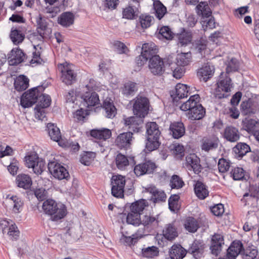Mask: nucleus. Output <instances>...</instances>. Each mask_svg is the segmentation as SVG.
<instances>
[{
    "label": "nucleus",
    "mask_w": 259,
    "mask_h": 259,
    "mask_svg": "<svg viewBox=\"0 0 259 259\" xmlns=\"http://www.w3.org/2000/svg\"><path fill=\"white\" fill-rule=\"evenodd\" d=\"M103 114L108 118H113L117 114V109L110 99H105L102 105Z\"/></svg>",
    "instance_id": "23"
},
{
    "label": "nucleus",
    "mask_w": 259,
    "mask_h": 259,
    "mask_svg": "<svg viewBox=\"0 0 259 259\" xmlns=\"http://www.w3.org/2000/svg\"><path fill=\"white\" fill-rule=\"evenodd\" d=\"M156 167V166L154 162L148 160L136 165L135 166L134 171L137 177H140L145 174L153 172Z\"/></svg>",
    "instance_id": "16"
},
{
    "label": "nucleus",
    "mask_w": 259,
    "mask_h": 259,
    "mask_svg": "<svg viewBox=\"0 0 259 259\" xmlns=\"http://www.w3.org/2000/svg\"><path fill=\"white\" fill-rule=\"evenodd\" d=\"M49 135L51 139L58 142L61 139V134L59 128L53 123H49L47 125Z\"/></svg>",
    "instance_id": "46"
},
{
    "label": "nucleus",
    "mask_w": 259,
    "mask_h": 259,
    "mask_svg": "<svg viewBox=\"0 0 259 259\" xmlns=\"http://www.w3.org/2000/svg\"><path fill=\"white\" fill-rule=\"evenodd\" d=\"M158 215L154 216L151 214H146L142 218L141 224L147 229L154 230L158 226Z\"/></svg>",
    "instance_id": "24"
},
{
    "label": "nucleus",
    "mask_w": 259,
    "mask_h": 259,
    "mask_svg": "<svg viewBox=\"0 0 259 259\" xmlns=\"http://www.w3.org/2000/svg\"><path fill=\"white\" fill-rule=\"evenodd\" d=\"M142 50V51L141 53L149 57V59H150L157 53V49L155 44L150 42L143 44Z\"/></svg>",
    "instance_id": "48"
},
{
    "label": "nucleus",
    "mask_w": 259,
    "mask_h": 259,
    "mask_svg": "<svg viewBox=\"0 0 259 259\" xmlns=\"http://www.w3.org/2000/svg\"><path fill=\"white\" fill-rule=\"evenodd\" d=\"M36 21L37 25V31L39 33L38 37L40 40H42L49 35L51 30L48 27L47 19L41 17L40 15L36 18Z\"/></svg>",
    "instance_id": "17"
},
{
    "label": "nucleus",
    "mask_w": 259,
    "mask_h": 259,
    "mask_svg": "<svg viewBox=\"0 0 259 259\" xmlns=\"http://www.w3.org/2000/svg\"><path fill=\"white\" fill-rule=\"evenodd\" d=\"M5 201L10 205L13 212L15 213H19L23 210L24 202L22 199L16 195L7 196Z\"/></svg>",
    "instance_id": "18"
},
{
    "label": "nucleus",
    "mask_w": 259,
    "mask_h": 259,
    "mask_svg": "<svg viewBox=\"0 0 259 259\" xmlns=\"http://www.w3.org/2000/svg\"><path fill=\"white\" fill-rule=\"evenodd\" d=\"M142 237L143 235L142 234L137 233L133 234L131 236H126L122 234L120 240L124 244L130 246L135 244L139 239Z\"/></svg>",
    "instance_id": "52"
},
{
    "label": "nucleus",
    "mask_w": 259,
    "mask_h": 259,
    "mask_svg": "<svg viewBox=\"0 0 259 259\" xmlns=\"http://www.w3.org/2000/svg\"><path fill=\"white\" fill-rule=\"evenodd\" d=\"M188 88L189 87L186 84L178 83L175 91L171 94L174 101H178L179 99L187 97L189 94Z\"/></svg>",
    "instance_id": "25"
},
{
    "label": "nucleus",
    "mask_w": 259,
    "mask_h": 259,
    "mask_svg": "<svg viewBox=\"0 0 259 259\" xmlns=\"http://www.w3.org/2000/svg\"><path fill=\"white\" fill-rule=\"evenodd\" d=\"M142 117L139 116H131L124 119V124L131 131L139 133L141 131L143 124Z\"/></svg>",
    "instance_id": "15"
},
{
    "label": "nucleus",
    "mask_w": 259,
    "mask_h": 259,
    "mask_svg": "<svg viewBox=\"0 0 259 259\" xmlns=\"http://www.w3.org/2000/svg\"><path fill=\"white\" fill-rule=\"evenodd\" d=\"M16 182L19 187L25 190L29 189L32 185L31 178L28 175L20 174L18 175Z\"/></svg>",
    "instance_id": "38"
},
{
    "label": "nucleus",
    "mask_w": 259,
    "mask_h": 259,
    "mask_svg": "<svg viewBox=\"0 0 259 259\" xmlns=\"http://www.w3.org/2000/svg\"><path fill=\"white\" fill-rule=\"evenodd\" d=\"M132 132H124L120 134L115 139V144L120 149H127L132 144L133 139Z\"/></svg>",
    "instance_id": "14"
},
{
    "label": "nucleus",
    "mask_w": 259,
    "mask_h": 259,
    "mask_svg": "<svg viewBox=\"0 0 259 259\" xmlns=\"http://www.w3.org/2000/svg\"><path fill=\"white\" fill-rule=\"evenodd\" d=\"M184 185L182 179L177 175H173L170 181V185L172 189H179Z\"/></svg>",
    "instance_id": "61"
},
{
    "label": "nucleus",
    "mask_w": 259,
    "mask_h": 259,
    "mask_svg": "<svg viewBox=\"0 0 259 259\" xmlns=\"http://www.w3.org/2000/svg\"><path fill=\"white\" fill-rule=\"evenodd\" d=\"M115 164L117 167L120 170H125L129 165V161L127 157L121 153L116 155Z\"/></svg>",
    "instance_id": "50"
},
{
    "label": "nucleus",
    "mask_w": 259,
    "mask_h": 259,
    "mask_svg": "<svg viewBox=\"0 0 259 259\" xmlns=\"http://www.w3.org/2000/svg\"><path fill=\"white\" fill-rule=\"evenodd\" d=\"M29 79L24 75L17 76L14 81V87L18 92L25 90L29 87Z\"/></svg>",
    "instance_id": "37"
},
{
    "label": "nucleus",
    "mask_w": 259,
    "mask_h": 259,
    "mask_svg": "<svg viewBox=\"0 0 259 259\" xmlns=\"http://www.w3.org/2000/svg\"><path fill=\"white\" fill-rule=\"evenodd\" d=\"M169 253L171 259H183L187 251L181 245L174 244L171 247Z\"/></svg>",
    "instance_id": "33"
},
{
    "label": "nucleus",
    "mask_w": 259,
    "mask_h": 259,
    "mask_svg": "<svg viewBox=\"0 0 259 259\" xmlns=\"http://www.w3.org/2000/svg\"><path fill=\"white\" fill-rule=\"evenodd\" d=\"M241 112L244 115L254 114L258 110L257 104L251 99L242 102L241 104Z\"/></svg>",
    "instance_id": "28"
},
{
    "label": "nucleus",
    "mask_w": 259,
    "mask_h": 259,
    "mask_svg": "<svg viewBox=\"0 0 259 259\" xmlns=\"http://www.w3.org/2000/svg\"><path fill=\"white\" fill-rule=\"evenodd\" d=\"M81 98L83 105L88 108L96 106L100 104L99 96L95 92H85Z\"/></svg>",
    "instance_id": "20"
},
{
    "label": "nucleus",
    "mask_w": 259,
    "mask_h": 259,
    "mask_svg": "<svg viewBox=\"0 0 259 259\" xmlns=\"http://www.w3.org/2000/svg\"><path fill=\"white\" fill-rule=\"evenodd\" d=\"M146 190L151 195V200L154 203L165 201L166 195L164 191L158 189L154 186H149Z\"/></svg>",
    "instance_id": "21"
},
{
    "label": "nucleus",
    "mask_w": 259,
    "mask_h": 259,
    "mask_svg": "<svg viewBox=\"0 0 259 259\" xmlns=\"http://www.w3.org/2000/svg\"><path fill=\"white\" fill-rule=\"evenodd\" d=\"M196 8L197 14L203 18H209L211 16L212 12L206 2H200Z\"/></svg>",
    "instance_id": "41"
},
{
    "label": "nucleus",
    "mask_w": 259,
    "mask_h": 259,
    "mask_svg": "<svg viewBox=\"0 0 259 259\" xmlns=\"http://www.w3.org/2000/svg\"><path fill=\"white\" fill-rule=\"evenodd\" d=\"M239 69V63L235 58H232L228 63L226 68V75L231 72L236 71Z\"/></svg>",
    "instance_id": "63"
},
{
    "label": "nucleus",
    "mask_w": 259,
    "mask_h": 259,
    "mask_svg": "<svg viewBox=\"0 0 259 259\" xmlns=\"http://www.w3.org/2000/svg\"><path fill=\"white\" fill-rule=\"evenodd\" d=\"M240 133L238 130L233 126H227L224 131L223 137L230 142H236L240 139Z\"/></svg>",
    "instance_id": "29"
},
{
    "label": "nucleus",
    "mask_w": 259,
    "mask_h": 259,
    "mask_svg": "<svg viewBox=\"0 0 259 259\" xmlns=\"http://www.w3.org/2000/svg\"><path fill=\"white\" fill-rule=\"evenodd\" d=\"M149 69L154 75H161L165 71L164 62L158 55H154L149 59Z\"/></svg>",
    "instance_id": "12"
},
{
    "label": "nucleus",
    "mask_w": 259,
    "mask_h": 259,
    "mask_svg": "<svg viewBox=\"0 0 259 259\" xmlns=\"http://www.w3.org/2000/svg\"><path fill=\"white\" fill-rule=\"evenodd\" d=\"M185 167L188 170H193L194 174L197 175L202 169V167L200 164V159L195 154H191L186 157Z\"/></svg>",
    "instance_id": "13"
},
{
    "label": "nucleus",
    "mask_w": 259,
    "mask_h": 259,
    "mask_svg": "<svg viewBox=\"0 0 259 259\" xmlns=\"http://www.w3.org/2000/svg\"><path fill=\"white\" fill-rule=\"evenodd\" d=\"M231 79L226 74L222 72L220 76V80L217 82V87L214 95L215 98L222 99L228 97V93L231 91Z\"/></svg>",
    "instance_id": "6"
},
{
    "label": "nucleus",
    "mask_w": 259,
    "mask_h": 259,
    "mask_svg": "<svg viewBox=\"0 0 259 259\" xmlns=\"http://www.w3.org/2000/svg\"><path fill=\"white\" fill-rule=\"evenodd\" d=\"M125 184V178L121 175L114 176L111 179V193L113 196L122 197L123 196Z\"/></svg>",
    "instance_id": "11"
},
{
    "label": "nucleus",
    "mask_w": 259,
    "mask_h": 259,
    "mask_svg": "<svg viewBox=\"0 0 259 259\" xmlns=\"http://www.w3.org/2000/svg\"><path fill=\"white\" fill-rule=\"evenodd\" d=\"M245 171L241 167H236L232 169L230 174L234 180L239 181L244 177Z\"/></svg>",
    "instance_id": "60"
},
{
    "label": "nucleus",
    "mask_w": 259,
    "mask_h": 259,
    "mask_svg": "<svg viewBox=\"0 0 259 259\" xmlns=\"http://www.w3.org/2000/svg\"><path fill=\"white\" fill-rule=\"evenodd\" d=\"M111 131L108 128L95 129L91 131L92 137L102 140H106L111 136Z\"/></svg>",
    "instance_id": "36"
},
{
    "label": "nucleus",
    "mask_w": 259,
    "mask_h": 259,
    "mask_svg": "<svg viewBox=\"0 0 259 259\" xmlns=\"http://www.w3.org/2000/svg\"><path fill=\"white\" fill-rule=\"evenodd\" d=\"M153 5L155 16L159 20H160L166 13V8L158 0L154 1Z\"/></svg>",
    "instance_id": "45"
},
{
    "label": "nucleus",
    "mask_w": 259,
    "mask_h": 259,
    "mask_svg": "<svg viewBox=\"0 0 259 259\" xmlns=\"http://www.w3.org/2000/svg\"><path fill=\"white\" fill-rule=\"evenodd\" d=\"M142 255L147 258H153L158 255L159 251L157 247L154 246L142 249Z\"/></svg>",
    "instance_id": "56"
},
{
    "label": "nucleus",
    "mask_w": 259,
    "mask_h": 259,
    "mask_svg": "<svg viewBox=\"0 0 259 259\" xmlns=\"http://www.w3.org/2000/svg\"><path fill=\"white\" fill-rule=\"evenodd\" d=\"M147 140L146 148L149 151L157 149L159 145L161 132L158 125L155 122H148L146 124Z\"/></svg>",
    "instance_id": "3"
},
{
    "label": "nucleus",
    "mask_w": 259,
    "mask_h": 259,
    "mask_svg": "<svg viewBox=\"0 0 259 259\" xmlns=\"http://www.w3.org/2000/svg\"><path fill=\"white\" fill-rule=\"evenodd\" d=\"M74 68L73 64L67 62L58 65V69L61 72V79L66 85H71L76 81L77 74Z\"/></svg>",
    "instance_id": "7"
},
{
    "label": "nucleus",
    "mask_w": 259,
    "mask_h": 259,
    "mask_svg": "<svg viewBox=\"0 0 259 259\" xmlns=\"http://www.w3.org/2000/svg\"><path fill=\"white\" fill-rule=\"evenodd\" d=\"M170 134L175 139H179L185 133V127L182 122H174L169 126Z\"/></svg>",
    "instance_id": "31"
},
{
    "label": "nucleus",
    "mask_w": 259,
    "mask_h": 259,
    "mask_svg": "<svg viewBox=\"0 0 259 259\" xmlns=\"http://www.w3.org/2000/svg\"><path fill=\"white\" fill-rule=\"evenodd\" d=\"M184 226L185 229L191 233H195L199 228L198 222L193 217L187 218L185 222Z\"/></svg>",
    "instance_id": "51"
},
{
    "label": "nucleus",
    "mask_w": 259,
    "mask_h": 259,
    "mask_svg": "<svg viewBox=\"0 0 259 259\" xmlns=\"http://www.w3.org/2000/svg\"><path fill=\"white\" fill-rule=\"evenodd\" d=\"M207 41L206 38L201 37L194 40L192 42V49L195 53L201 55V57L205 56V53L207 50Z\"/></svg>",
    "instance_id": "32"
},
{
    "label": "nucleus",
    "mask_w": 259,
    "mask_h": 259,
    "mask_svg": "<svg viewBox=\"0 0 259 259\" xmlns=\"http://www.w3.org/2000/svg\"><path fill=\"white\" fill-rule=\"evenodd\" d=\"M243 247L242 242L240 241L237 240L233 241L231 244L230 246L227 250L228 255L232 256L234 258L240 253H242L243 252Z\"/></svg>",
    "instance_id": "35"
},
{
    "label": "nucleus",
    "mask_w": 259,
    "mask_h": 259,
    "mask_svg": "<svg viewBox=\"0 0 259 259\" xmlns=\"http://www.w3.org/2000/svg\"><path fill=\"white\" fill-rule=\"evenodd\" d=\"M96 154L93 152H85L80 155V161L85 165H89L95 158Z\"/></svg>",
    "instance_id": "57"
},
{
    "label": "nucleus",
    "mask_w": 259,
    "mask_h": 259,
    "mask_svg": "<svg viewBox=\"0 0 259 259\" xmlns=\"http://www.w3.org/2000/svg\"><path fill=\"white\" fill-rule=\"evenodd\" d=\"M224 244V238L220 234H214L211 239L210 249L212 254L218 255L222 250V245Z\"/></svg>",
    "instance_id": "26"
},
{
    "label": "nucleus",
    "mask_w": 259,
    "mask_h": 259,
    "mask_svg": "<svg viewBox=\"0 0 259 259\" xmlns=\"http://www.w3.org/2000/svg\"><path fill=\"white\" fill-rule=\"evenodd\" d=\"M204 248L203 242L200 240H195L189 247L187 252L191 254L195 258L197 259L202 256Z\"/></svg>",
    "instance_id": "27"
},
{
    "label": "nucleus",
    "mask_w": 259,
    "mask_h": 259,
    "mask_svg": "<svg viewBox=\"0 0 259 259\" xmlns=\"http://www.w3.org/2000/svg\"><path fill=\"white\" fill-rule=\"evenodd\" d=\"M45 168V162L42 159H39L38 161L35 163L34 166L32 167L33 171L37 174H41L44 170Z\"/></svg>",
    "instance_id": "64"
},
{
    "label": "nucleus",
    "mask_w": 259,
    "mask_h": 259,
    "mask_svg": "<svg viewBox=\"0 0 259 259\" xmlns=\"http://www.w3.org/2000/svg\"><path fill=\"white\" fill-rule=\"evenodd\" d=\"M194 192L200 199H204L208 196L209 191L206 185L201 181H197L194 185Z\"/></svg>",
    "instance_id": "34"
},
{
    "label": "nucleus",
    "mask_w": 259,
    "mask_h": 259,
    "mask_svg": "<svg viewBox=\"0 0 259 259\" xmlns=\"http://www.w3.org/2000/svg\"><path fill=\"white\" fill-rule=\"evenodd\" d=\"M192 38L191 32L184 30L179 36V44H181V46L186 45L191 41Z\"/></svg>",
    "instance_id": "58"
},
{
    "label": "nucleus",
    "mask_w": 259,
    "mask_h": 259,
    "mask_svg": "<svg viewBox=\"0 0 259 259\" xmlns=\"http://www.w3.org/2000/svg\"><path fill=\"white\" fill-rule=\"evenodd\" d=\"M74 21V15L71 12L63 13L58 19L59 24L64 27H69L72 25Z\"/></svg>",
    "instance_id": "39"
},
{
    "label": "nucleus",
    "mask_w": 259,
    "mask_h": 259,
    "mask_svg": "<svg viewBox=\"0 0 259 259\" xmlns=\"http://www.w3.org/2000/svg\"><path fill=\"white\" fill-rule=\"evenodd\" d=\"M25 164L28 168H32L35 165V163L39 159L37 154L35 153H31L25 157Z\"/></svg>",
    "instance_id": "59"
},
{
    "label": "nucleus",
    "mask_w": 259,
    "mask_h": 259,
    "mask_svg": "<svg viewBox=\"0 0 259 259\" xmlns=\"http://www.w3.org/2000/svg\"><path fill=\"white\" fill-rule=\"evenodd\" d=\"M241 130L246 131L248 134L252 135L259 128V120L250 117H246L241 122Z\"/></svg>",
    "instance_id": "19"
},
{
    "label": "nucleus",
    "mask_w": 259,
    "mask_h": 259,
    "mask_svg": "<svg viewBox=\"0 0 259 259\" xmlns=\"http://www.w3.org/2000/svg\"><path fill=\"white\" fill-rule=\"evenodd\" d=\"M6 233L9 239L12 240H17L19 237L20 231L17 225L12 220H10Z\"/></svg>",
    "instance_id": "47"
},
{
    "label": "nucleus",
    "mask_w": 259,
    "mask_h": 259,
    "mask_svg": "<svg viewBox=\"0 0 259 259\" xmlns=\"http://www.w3.org/2000/svg\"><path fill=\"white\" fill-rule=\"evenodd\" d=\"M149 102L148 99L143 96H138L134 100L133 112L135 115L144 118L148 114Z\"/></svg>",
    "instance_id": "8"
},
{
    "label": "nucleus",
    "mask_w": 259,
    "mask_h": 259,
    "mask_svg": "<svg viewBox=\"0 0 259 259\" xmlns=\"http://www.w3.org/2000/svg\"><path fill=\"white\" fill-rule=\"evenodd\" d=\"M219 141L218 138L214 137L205 138L203 140L201 149L205 151L215 149L218 146Z\"/></svg>",
    "instance_id": "40"
},
{
    "label": "nucleus",
    "mask_w": 259,
    "mask_h": 259,
    "mask_svg": "<svg viewBox=\"0 0 259 259\" xmlns=\"http://www.w3.org/2000/svg\"><path fill=\"white\" fill-rule=\"evenodd\" d=\"M258 197L259 191H257L255 194H252L251 193H246L243 195L241 201L242 203H244V205H253L254 202L257 201Z\"/></svg>",
    "instance_id": "53"
},
{
    "label": "nucleus",
    "mask_w": 259,
    "mask_h": 259,
    "mask_svg": "<svg viewBox=\"0 0 259 259\" xmlns=\"http://www.w3.org/2000/svg\"><path fill=\"white\" fill-rule=\"evenodd\" d=\"M25 55L20 49H13L9 54L8 60L11 65H17L23 62Z\"/></svg>",
    "instance_id": "22"
},
{
    "label": "nucleus",
    "mask_w": 259,
    "mask_h": 259,
    "mask_svg": "<svg viewBox=\"0 0 259 259\" xmlns=\"http://www.w3.org/2000/svg\"><path fill=\"white\" fill-rule=\"evenodd\" d=\"M48 169L52 176L58 179H66L69 177L67 170L55 160L50 161L48 164Z\"/></svg>",
    "instance_id": "10"
},
{
    "label": "nucleus",
    "mask_w": 259,
    "mask_h": 259,
    "mask_svg": "<svg viewBox=\"0 0 259 259\" xmlns=\"http://www.w3.org/2000/svg\"><path fill=\"white\" fill-rule=\"evenodd\" d=\"M148 205L147 201L145 199L136 201L130 206V212L126 216V222L134 226H138L141 223L142 219L140 215L145 207Z\"/></svg>",
    "instance_id": "4"
},
{
    "label": "nucleus",
    "mask_w": 259,
    "mask_h": 259,
    "mask_svg": "<svg viewBox=\"0 0 259 259\" xmlns=\"http://www.w3.org/2000/svg\"><path fill=\"white\" fill-rule=\"evenodd\" d=\"M153 20V17L149 15H142L140 17L141 25L143 28H147L150 27Z\"/></svg>",
    "instance_id": "62"
},
{
    "label": "nucleus",
    "mask_w": 259,
    "mask_h": 259,
    "mask_svg": "<svg viewBox=\"0 0 259 259\" xmlns=\"http://www.w3.org/2000/svg\"><path fill=\"white\" fill-rule=\"evenodd\" d=\"M138 14V9L136 7L128 6L122 10L123 18L132 20L136 18Z\"/></svg>",
    "instance_id": "49"
},
{
    "label": "nucleus",
    "mask_w": 259,
    "mask_h": 259,
    "mask_svg": "<svg viewBox=\"0 0 259 259\" xmlns=\"http://www.w3.org/2000/svg\"><path fill=\"white\" fill-rule=\"evenodd\" d=\"M200 98L198 94L191 96L189 99L180 106V109L187 111V117L191 120L202 119L205 115V109L200 103Z\"/></svg>",
    "instance_id": "1"
},
{
    "label": "nucleus",
    "mask_w": 259,
    "mask_h": 259,
    "mask_svg": "<svg viewBox=\"0 0 259 259\" xmlns=\"http://www.w3.org/2000/svg\"><path fill=\"white\" fill-rule=\"evenodd\" d=\"M51 103V98L48 95L43 94L42 93L39 96L38 103L34 108L35 116L36 118L42 120L46 117L45 109L49 107Z\"/></svg>",
    "instance_id": "9"
},
{
    "label": "nucleus",
    "mask_w": 259,
    "mask_h": 259,
    "mask_svg": "<svg viewBox=\"0 0 259 259\" xmlns=\"http://www.w3.org/2000/svg\"><path fill=\"white\" fill-rule=\"evenodd\" d=\"M10 37L13 43L17 45L23 41L25 35L21 30L13 27L11 29Z\"/></svg>",
    "instance_id": "44"
},
{
    "label": "nucleus",
    "mask_w": 259,
    "mask_h": 259,
    "mask_svg": "<svg viewBox=\"0 0 259 259\" xmlns=\"http://www.w3.org/2000/svg\"><path fill=\"white\" fill-rule=\"evenodd\" d=\"M163 234L166 239L172 240L178 236V229L174 224H167L163 231Z\"/></svg>",
    "instance_id": "42"
},
{
    "label": "nucleus",
    "mask_w": 259,
    "mask_h": 259,
    "mask_svg": "<svg viewBox=\"0 0 259 259\" xmlns=\"http://www.w3.org/2000/svg\"><path fill=\"white\" fill-rule=\"evenodd\" d=\"M214 72V66L209 63H207L198 70L197 74L201 80L206 82L212 77Z\"/></svg>",
    "instance_id": "30"
},
{
    "label": "nucleus",
    "mask_w": 259,
    "mask_h": 259,
    "mask_svg": "<svg viewBox=\"0 0 259 259\" xmlns=\"http://www.w3.org/2000/svg\"><path fill=\"white\" fill-rule=\"evenodd\" d=\"M177 64L178 66L184 67L190 64L192 61V56L190 52L178 54L176 58Z\"/></svg>",
    "instance_id": "43"
},
{
    "label": "nucleus",
    "mask_w": 259,
    "mask_h": 259,
    "mask_svg": "<svg viewBox=\"0 0 259 259\" xmlns=\"http://www.w3.org/2000/svg\"><path fill=\"white\" fill-rule=\"evenodd\" d=\"M45 88L37 86L25 92L22 96L20 104L24 108H28L36 103L39 96L44 92Z\"/></svg>",
    "instance_id": "5"
},
{
    "label": "nucleus",
    "mask_w": 259,
    "mask_h": 259,
    "mask_svg": "<svg viewBox=\"0 0 259 259\" xmlns=\"http://www.w3.org/2000/svg\"><path fill=\"white\" fill-rule=\"evenodd\" d=\"M137 91L136 83L133 82H128L124 84L122 89V93L127 97L134 95Z\"/></svg>",
    "instance_id": "55"
},
{
    "label": "nucleus",
    "mask_w": 259,
    "mask_h": 259,
    "mask_svg": "<svg viewBox=\"0 0 259 259\" xmlns=\"http://www.w3.org/2000/svg\"><path fill=\"white\" fill-rule=\"evenodd\" d=\"M42 209L46 214L51 217V220L53 221H58L63 219L67 214V209L64 204L57 203L51 199L44 202Z\"/></svg>",
    "instance_id": "2"
},
{
    "label": "nucleus",
    "mask_w": 259,
    "mask_h": 259,
    "mask_svg": "<svg viewBox=\"0 0 259 259\" xmlns=\"http://www.w3.org/2000/svg\"><path fill=\"white\" fill-rule=\"evenodd\" d=\"M234 151L239 157H243L250 151L249 145L244 143H239L233 148Z\"/></svg>",
    "instance_id": "54"
}]
</instances>
